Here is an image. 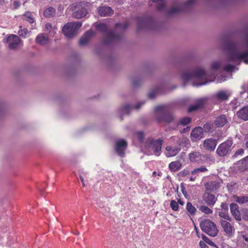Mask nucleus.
<instances>
[{"label": "nucleus", "instance_id": "nucleus-1", "mask_svg": "<svg viewBox=\"0 0 248 248\" xmlns=\"http://www.w3.org/2000/svg\"><path fill=\"white\" fill-rule=\"evenodd\" d=\"M223 48L227 50L228 60L239 64L242 61L248 64V37L246 40V44L235 43L230 40L226 41Z\"/></svg>", "mask_w": 248, "mask_h": 248}, {"label": "nucleus", "instance_id": "nucleus-2", "mask_svg": "<svg viewBox=\"0 0 248 248\" xmlns=\"http://www.w3.org/2000/svg\"><path fill=\"white\" fill-rule=\"evenodd\" d=\"M216 75L214 72L209 74L205 71L202 67H197L190 69L184 72L182 75V78L185 81H189L193 80H203V82L197 84H193V86H202L205 85L207 83L214 81Z\"/></svg>", "mask_w": 248, "mask_h": 248}, {"label": "nucleus", "instance_id": "nucleus-3", "mask_svg": "<svg viewBox=\"0 0 248 248\" xmlns=\"http://www.w3.org/2000/svg\"><path fill=\"white\" fill-rule=\"evenodd\" d=\"M162 142V140L160 139L154 140L151 138L147 139L144 145L147 154L148 155L154 154L159 156L161 150Z\"/></svg>", "mask_w": 248, "mask_h": 248}, {"label": "nucleus", "instance_id": "nucleus-4", "mask_svg": "<svg viewBox=\"0 0 248 248\" xmlns=\"http://www.w3.org/2000/svg\"><path fill=\"white\" fill-rule=\"evenodd\" d=\"M97 29L104 32L103 43L109 44L113 42L120 40L122 38L121 34H115L112 31H107V26L105 24H99L97 26Z\"/></svg>", "mask_w": 248, "mask_h": 248}, {"label": "nucleus", "instance_id": "nucleus-5", "mask_svg": "<svg viewBox=\"0 0 248 248\" xmlns=\"http://www.w3.org/2000/svg\"><path fill=\"white\" fill-rule=\"evenodd\" d=\"M200 227L203 232L212 237L216 236L218 233L216 224L210 219L202 220L200 223Z\"/></svg>", "mask_w": 248, "mask_h": 248}, {"label": "nucleus", "instance_id": "nucleus-6", "mask_svg": "<svg viewBox=\"0 0 248 248\" xmlns=\"http://www.w3.org/2000/svg\"><path fill=\"white\" fill-rule=\"evenodd\" d=\"M81 26V22L79 21L67 23L62 28V32L66 37L72 38L77 34Z\"/></svg>", "mask_w": 248, "mask_h": 248}, {"label": "nucleus", "instance_id": "nucleus-7", "mask_svg": "<svg viewBox=\"0 0 248 248\" xmlns=\"http://www.w3.org/2000/svg\"><path fill=\"white\" fill-rule=\"evenodd\" d=\"M155 111L157 116L162 115L161 117L158 118L159 121L170 123L173 119V115L169 112L167 108L164 105L156 107L155 108Z\"/></svg>", "mask_w": 248, "mask_h": 248}, {"label": "nucleus", "instance_id": "nucleus-8", "mask_svg": "<svg viewBox=\"0 0 248 248\" xmlns=\"http://www.w3.org/2000/svg\"><path fill=\"white\" fill-rule=\"evenodd\" d=\"M70 11H73L72 16L77 19H80L85 17L87 14V11L79 3L73 4L69 7Z\"/></svg>", "mask_w": 248, "mask_h": 248}, {"label": "nucleus", "instance_id": "nucleus-9", "mask_svg": "<svg viewBox=\"0 0 248 248\" xmlns=\"http://www.w3.org/2000/svg\"><path fill=\"white\" fill-rule=\"evenodd\" d=\"M232 143V140L229 139L219 144L216 151L217 155L220 157L226 155L231 151Z\"/></svg>", "mask_w": 248, "mask_h": 248}, {"label": "nucleus", "instance_id": "nucleus-10", "mask_svg": "<svg viewBox=\"0 0 248 248\" xmlns=\"http://www.w3.org/2000/svg\"><path fill=\"white\" fill-rule=\"evenodd\" d=\"M127 144L124 139L117 140L115 144V150L116 153L121 156L125 155V151L127 148Z\"/></svg>", "mask_w": 248, "mask_h": 248}, {"label": "nucleus", "instance_id": "nucleus-11", "mask_svg": "<svg viewBox=\"0 0 248 248\" xmlns=\"http://www.w3.org/2000/svg\"><path fill=\"white\" fill-rule=\"evenodd\" d=\"M219 223L224 232L227 235L229 236L233 235L235 229L234 227L230 222L225 220L220 219Z\"/></svg>", "mask_w": 248, "mask_h": 248}, {"label": "nucleus", "instance_id": "nucleus-12", "mask_svg": "<svg viewBox=\"0 0 248 248\" xmlns=\"http://www.w3.org/2000/svg\"><path fill=\"white\" fill-rule=\"evenodd\" d=\"M145 103L144 101H141L137 103L135 106H133L126 104L124 105L120 109L119 111L121 114H128L132 109H139L141 106Z\"/></svg>", "mask_w": 248, "mask_h": 248}, {"label": "nucleus", "instance_id": "nucleus-13", "mask_svg": "<svg viewBox=\"0 0 248 248\" xmlns=\"http://www.w3.org/2000/svg\"><path fill=\"white\" fill-rule=\"evenodd\" d=\"M7 42L10 49H15L18 47L21 40L18 36L13 34L7 38Z\"/></svg>", "mask_w": 248, "mask_h": 248}, {"label": "nucleus", "instance_id": "nucleus-14", "mask_svg": "<svg viewBox=\"0 0 248 248\" xmlns=\"http://www.w3.org/2000/svg\"><path fill=\"white\" fill-rule=\"evenodd\" d=\"M231 94V93L229 91L221 90L214 94L212 97L215 100L224 101L227 100Z\"/></svg>", "mask_w": 248, "mask_h": 248}, {"label": "nucleus", "instance_id": "nucleus-15", "mask_svg": "<svg viewBox=\"0 0 248 248\" xmlns=\"http://www.w3.org/2000/svg\"><path fill=\"white\" fill-rule=\"evenodd\" d=\"M203 128L201 127H197L194 128L190 134L191 140L193 141H196L203 136Z\"/></svg>", "mask_w": 248, "mask_h": 248}, {"label": "nucleus", "instance_id": "nucleus-16", "mask_svg": "<svg viewBox=\"0 0 248 248\" xmlns=\"http://www.w3.org/2000/svg\"><path fill=\"white\" fill-rule=\"evenodd\" d=\"M204 148L208 151H214L217 144V140L213 138H208L203 141Z\"/></svg>", "mask_w": 248, "mask_h": 248}, {"label": "nucleus", "instance_id": "nucleus-17", "mask_svg": "<svg viewBox=\"0 0 248 248\" xmlns=\"http://www.w3.org/2000/svg\"><path fill=\"white\" fill-rule=\"evenodd\" d=\"M202 198L204 202L211 207L213 206L217 201V198L214 195L208 192H205Z\"/></svg>", "mask_w": 248, "mask_h": 248}, {"label": "nucleus", "instance_id": "nucleus-18", "mask_svg": "<svg viewBox=\"0 0 248 248\" xmlns=\"http://www.w3.org/2000/svg\"><path fill=\"white\" fill-rule=\"evenodd\" d=\"M236 167L241 172H243L248 170V155L238 161L236 164Z\"/></svg>", "mask_w": 248, "mask_h": 248}, {"label": "nucleus", "instance_id": "nucleus-19", "mask_svg": "<svg viewBox=\"0 0 248 248\" xmlns=\"http://www.w3.org/2000/svg\"><path fill=\"white\" fill-rule=\"evenodd\" d=\"M98 12L101 16H110L113 14L112 8L106 6L99 7Z\"/></svg>", "mask_w": 248, "mask_h": 248}, {"label": "nucleus", "instance_id": "nucleus-20", "mask_svg": "<svg viewBox=\"0 0 248 248\" xmlns=\"http://www.w3.org/2000/svg\"><path fill=\"white\" fill-rule=\"evenodd\" d=\"M230 210L231 214L237 221H241V217L238 206L236 203H232L230 204Z\"/></svg>", "mask_w": 248, "mask_h": 248}, {"label": "nucleus", "instance_id": "nucleus-21", "mask_svg": "<svg viewBox=\"0 0 248 248\" xmlns=\"http://www.w3.org/2000/svg\"><path fill=\"white\" fill-rule=\"evenodd\" d=\"M93 35L94 33L92 31L89 30L87 31L84 35L80 39L79 41V45L82 46L87 45Z\"/></svg>", "mask_w": 248, "mask_h": 248}, {"label": "nucleus", "instance_id": "nucleus-22", "mask_svg": "<svg viewBox=\"0 0 248 248\" xmlns=\"http://www.w3.org/2000/svg\"><path fill=\"white\" fill-rule=\"evenodd\" d=\"M165 150L166 156L168 157H170L177 155L180 151L181 149L179 147H172L170 146H168L166 147Z\"/></svg>", "mask_w": 248, "mask_h": 248}, {"label": "nucleus", "instance_id": "nucleus-23", "mask_svg": "<svg viewBox=\"0 0 248 248\" xmlns=\"http://www.w3.org/2000/svg\"><path fill=\"white\" fill-rule=\"evenodd\" d=\"M204 186L207 191L215 192L220 187V184L217 181H211L206 183Z\"/></svg>", "mask_w": 248, "mask_h": 248}, {"label": "nucleus", "instance_id": "nucleus-24", "mask_svg": "<svg viewBox=\"0 0 248 248\" xmlns=\"http://www.w3.org/2000/svg\"><path fill=\"white\" fill-rule=\"evenodd\" d=\"M189 160L192 162H201L202 161V155L198 151H193L189 154Z\"/></svg>", "mask_w": 248, "mask_h": 248}, {"label": "nucleus", "instance_id": "nucleus-25", "mask_svg": "<svg viewBox=\"0 0 248 248\" xmlns=\"http://www.w3.org/2000/svg\"><path fill=\"white\" fill-rule=\"evenodd\" d=\"M35 41L40 45L44 46L48 43L49 38L44 34H39L37 36Z\"/></svg>", "mask_w": 248, "mask_h": 248}, {"label": "nucleus", "instance_id": "nucleus-26", "mask_svg": "<svg viewBox=\"0 0 248 248\" xmlns=\"http://www.w3.org/2000/svg\"><path fill=\"white\" fill-rule=\"evenodd\" d=\"M237 116L244 120H248V106H245L242 108L240 110L237 112Z\"/></svg>", "mask_w": 248, "mask_h": 248}, {"label": "nucleus", "instance_id": "nucleus-27", "mask_svg": "<svg viewBox=\"0 0 248 248\" xmlns=\"http://www.w3.org/2000/svg\"><path fill=\"white\" fill-rule=\"evenodd\" d=\"M227 122V117L225 115L217 117L215 121V124L218 127L223 126Z\"/></svg>", "mask_w": 248, "mask_h": 248}, {"label": "nucleus", "instance_id": "nucleus-28", "mask_svg": "<svg viewBox=\"0 0 248 248\" xmlns=\"http://www.w3.org/2000/svg\"><path fill=\"white\" fill-rule=\"evenodd\" d=\"M182 167V163L180 161H175L171 162L169 165V168L171 171H175L179 170Z\"/></svg>", "mask_w": 248, "mask_h": 248}, {"label": "nucleus", "instance_id": "nucleus-29", "mask_svg": "<svg viewBox=\"0 0 248 248\" xmlns=\"http://www.w3.org/2000/svg\"><path fill=\"white\" fill-rule=\"evenodd\" d=\"M56 10L53 7L47 8L44 12V15L46 18H52L54 16Z\"/></svg>", "mask_w": 248, "mask_h": 248}, {"label": "nucleus", "instance_id": "nucleus-30", "mask_svg": "<svg viewBox=\"0 0 248 248\" xmlns=\"http://www.w3.org/2000/svg\"><path fill=\"white\" fill-rule=\"evenodd\" d=\"M22 19L24 20H26L30 23H33L34 21V18L31 12H27L22 16Z\"/></svg>", "mask_w": 248, "mask_h": 248}, {"label": "nucleus", "instance_id": "nucleus-31", "mask_svg": "<svg viewBox=\"0 0 248 248\" xmlns=\"http://www.w3.org/2000/svg\"><path fill=\"white\" fill-rule=\"evenodd\" d=\"M127 27L126 24L117 23L115 26V30L116 32L121 33L126 29Z\"/></svg>", "mask_w": 248, "mask_h": 248}, {"label": "nucleus", "instance_id": "nucleus-32", "mask_svg": "<svg viewBox=\"0 0 248 248\" xmlns=\"http://www.w3.org/2000/svg\"><path fill=\"white\" fill-rule=\"evenodd\" d=\"M153 2L157 4L156 8L158 10H162L165 6L164 0H151Z\"/></svg>", "mask_w": 248, "mask_h": 248}, {"label": "nucleus", "instance_id": "nucleus-33", "mask_svg": "<svg viewBox=\"0 0 248 248\" xmlns=\"http://www.w3.org/2000/svg\"><path fill=\"white\" fill-rule=\"evenodd\" d=\"M235 201L240 204L248 202V196H234Z\"/></svg>", "mask_w": 248, "mask_h": 248}, {"label": "nucleus", "instance_id": "nucleus-34", "mask_svg": "<svg viewBox=\"0 0 248 248\" xmlns=\"http://www.w3.org/2000/svg\"><path fill=\"white\" fill-rule=\"evenodd\" d=\"M207 171V169L204 166H201L200 168L195 169L191 171L192 175H199L200 173L204 172Z\"/></svg>", "mask_w": 248, "mask_h": 248}, {"label": "nucleus", "instance_id": "nucleus-35", "mask_svg": "<svg viewBox=\"0 0 248 248\" xmlns=\"http://www.w3.org/2000/svg\"><path fill=\"white\" fill-rule=\"evenodd\" d=\"M186 208L188 212L190 215H194L196 211V208L190 202H188L186 203Z\"/></svg>", "mask_w": 248, "mask_h": 248}, {"label": "nucleus", "instance_id": "nucleus-36", "mask_svg": "<svg viewBox=\"0 0 248 248\" xmlns=\"http://www.w3.org/2000/svg\"><path fill=\"white\" fill-rule=\"evenodd\" d=\"M199 210L202 213L206 214H212L213 213L212 210H211L208 206H206L205 205L201 206L199 208Z\"/></svg>", "mask_w": 248, "mask_h": 248}, {"label": "nucleus", "instance_id": "nucleus-37", "mask_svg": "<svg viewBox=\"0 0 248 248\" xmlns=\"http://www.w3.org/2000/svg\"><path fill=\"white\" fill-rule=\"evenodd\" d=\"M182 10H183L181 8L178 6H174L170 9L168 12V15L169 16H171L174 14L178 13Z\"/></svg>", "mask_w": 248, "mask_h": 248}, {"label": "nucleus", "instance_id": "nucleus-38", "mask_svg": "<svg viewBox=\"0 0 248 248\" xmlns=\"http://www.w3.org/2000/svg\"><path fill=\"white\" fill-rule=\"evenodd\" d=\"M207 98H202L198 99L196 102V105L199 108H202L207 101Z\"/></svg>", "mask_w": 248, "mask_h": 248}, {"label": "nucleus", "instance_id": "nucleus-39", "mask_svg": "<svg viewBox=\"0 0 248 248\" xmlns=\"http://www.w3.org/2000/svg\"><path fill=\"white\" fill-rule=\"evenodd\" d=\"M190 122L191 119L188 117H186L181 119L178 124L185 126L189 124Z\"/></svg>", "mask_w": 248, "mask_h": 248}, {"label": "nucleus", "instance_id": "nucleus-40", "mask_svg": "<svg viewBox=\"0 0 248 248\" xmlns=\"http://www.w3.org/2000/svg\"><path fill=\"white\" fill-rule=\"evenodd\" d=\"M20 29L18 31V34L20 36L25 37L29 33L28 30L26 28H22L21 26L20 27Z\"/></svg>", "mask_w": 248, "mask_h": 248}, {"label": "nucleus", "instance_id": "nucleus-41", "mask_svg": "<svg viewBox=\"0 0 248 248\" xmlns=\"http://www.w3.org/2000/svg\"><path fill=\"white\" fill-rule=\"evenodd\" d=\"M135 137L138 139V140L142 142L145 138V135L142 131H138L135 134Z\"/></svg>", "mask_w": 248, "mask_h": 248}, {"label": "nucleus", "instance_id": "nucleus-42", "mask_svg": "<svg viewBox=\"0 0 248 248\" xmlns=\"http://www.w3.org/2000/svg\"><path fill=\"white\" fill-rule=\"evenodd\" d=\"M218 215L220 217L225 219L226 220L229 221H231L232 220V218L230 217L229 214L226 212H219Z\"/></svg>", "mask_w": 248, "mask_h": 248}, {"label": "nucleus", "instance_id": "nucleus-43", "mask_svg": "<svg viewBox=\"0 0 248 248\" xmlns=\"http://www.w3.org/2000/svg\"><path fill=\"white\" fill-rule=\"evenodd\" d=\"M170 206L172 210L177 211L179 209L178 203L174 200H172L170 203Z\"/></svg>", "mask_w": 248, "mask_h": 248}, {"label": "nucleus", "instance_id": "nucleus-44", "mask_svg": "<svg viewBox=\"0 0 248 248\" xmlns=\"http://www.w3.org/2000/svg\"><path fill=\"white\" fill-rule=\"evenodd\" d=\"M235 66L231 64H227L223 67V69L226 72H232L235 69Z\"/></svg>", "mask_w": 248, "mask_h": 248}, {"label": "nucleus", "instance_id": "nucleus-45", "mask_svg": "<svg viewBox=\"0 0 248 248\" xmlns=\"http://www.w3.org/2000/svg\"><path fill=\"white\" fill-rule=\"evenodd\" d=\"M220 63L218 62H214L211 64V68L213 70H217L220 67Z\"/></svg>", "mask_w": 248, "mask_h": 248}, {"label": "nucleus", "instance_id": "nucleus-46", "mask_svg": "<svg viewBox=\"0 0 248 248\" xmlns=\"http://www.w3.org/2000/svg\"><path fill=\"white\" fill-rule=\"evenodd\" d=\"M244 153V149H239L235 152V153L233 155L232 157L235 158L239 155H243Z\"/></svg>", "mask_w": 248, "mask_h": 248}, {"label": "nucleus", "instance_id": "nucleus-47", "mask_svg": "<svg viewBox=\"0 0 248 248\" xmlns=\"http://www.w3.org/2000/svg\"><path fill=\"white\" fill-rule=\"evenodd\" d=\"M198 108H199L195 104L194 105H192V106H190L189 107L188 109V111L189 112H192V111H195V110H197Z\"/></svg>", "mask_w": 248, "mask_h": 248}, {"label": "nucleus", "instance_id": "nucleus-48", "mask_svg": "<svg viewBox=\"0 0 248 248\" xmlns=\"http://www.w3.org/2000/svg\"><path fill=\"white\" fill-rule=\"evenodd\" d=\"M195 0H188L185 3V7H189L191 5H192L194 2H195Z\"/></svg>", "mask_w": 248, "mask_h": 248}, {"label": "nucleus", "instance_id": "nucleus-49", "mask_svg": "<svg viewBox=\"0 0 248 248\" xmlns=\"http://www.w3.org/2000/svg\"><path fill=\"white\" fill-rule=\"evenodd\" d=\"M180 174L181 176L184 177L189 174V171L187 169H185L181 171Z\"/></svg>", "mask_w": 248, "mask_h": 248}, {"label": "nucleus", "instance_id": "nucleus-50", "mask_svg": "<svg viewBox=\"0 0 248 248\" xmlns=\"http://www.w3.org/2000/svg\"><path fill=\"white\" fill-rule=\"evenodd\" d=\"M203 128L205 132H208L211 129V125L209 123H206L204 125Z\"/></svg>", "mask_w": 248, "mask_h": 248}, {"label": "nucleus", "instance_id": "nucleus-51", "mask_svg": "<svg viewBox=\"0 0 248 248\" xmlns=\"http://www.w3.org/2000/svg\"><path fill=\"white\" fill-rule=\"evenodd\" d=\"M221 207L222 209L227 211L228 210V205L227 203L223 202L221 204Z\"/></svg>", "mask_w": 248, "mask_h": 248}, {"label": "nucleus", "instance_id": "nucleus-52", "mask_svg": "<svg viewBox=\"0 0 248 248\" xmlns=\"http://www.w3.org/2000/svg\"><path fill=\"white\" fill-rule=\"evenodd\" d=\"M20 5V3L17 1H15L13 3V7L14 9H17Z\"/></svg>", "mask_w": 248, "mask_h": 248}, {"label": "nucleus", "instance_id": "nucleus-53", "mask_svg": "<svg viewBox=\"0 0 248 248\" xmlns=\"http://www.w3.org/2000/svg\"><path fill=\"white\" fill-rule=\"evenodd\" d=\"M243 217L244 220L248 221V210L245 211Z\"/></svg>", "mask_w": 248, "mask_h": 248}, {"label": "nucleus", "instance_id": "nucleus-54", "mask_svg": "<svg viewBox=\"0 0 248 248\" xmlns=\"http://www.w3.org/2000/svg\"><path fill=\"white\" fill-rule=\"evenodd\" d=\"M178 139H179V140H178V144L179 145H182V142L183 141H184L185 142H186V141H187V140L186 138H182V139L179 138Z\"/></svg>", "mask_w": 248, "mask_h": 248}, {"label": "nucleus", "instance_id": "nucleus-55", "mask_svg": "<svg viewBox=\"0 0 248 248\" xmlns=\"http://www.w3.org/2000/svg\"><path fill=\"white\" fill-rule=\"evenodd\" d=\"M156 93L155 92H151L148 94V97L150 99H153L155 96Z\"/></svg>", "mask_w": 248, "mask_h": 248}, {"label": "nucleus", "instance_id": "nucleus-56", "mask_svg": "<svg viewBox=\"0 0 248 248\" xmlns=\"http://www.w3.org/2000/svg\"><path fill=\"white\" fill-rule=\"evenodd\" d=\"M51 28H52V26L50 23H48L46 24V26H45L46 30L47 31H48L50 32L49 30L51 29Z\"/></svg>", "mask_w": 248, "mask_h": 248}, {"label": "nucleus", "instance_id": "nucleus-57", "mask_svg": "<svg viewBox=\"0 0 248 248\" xmlns=\"http://www.w3.org/2000/svg\"><path fill=\"white\" fill-rule=\"evenodd\" d=\"M200 244L202 248H208V246L203 242L201 241Z\"/></svg>", "mask_w": 248, "mask_h": 248}, {"label": "nucleus", "instance_id": "nucleus-58", "mask_svg": "<svg viewBox=\"0 0 248 248\" xmlns=\"http://www.w3.org/2000/svg\"><path fill=\"white\" fill-rule=\"evenodd\" d=\"M79 178H80V179L82 182V186H85V183H84V179H83V178L82 176L81 175H79Z\"/></svg>", "mask_w": 248, "mask_h": 248}, {"label": "nucleus", "instance_id": "nucleus-59", "mask_svg": "<svg viewBox=\"0 0 248 248\" xmlns=\"http://www.w3.org/2000/svg\"><path fill=\"white\" fill-rule=\"evenodd\" d=\"M181 188H182L181 191H182V193L184 195H185V194L186 193V192L185 191V188L184 186H181Z\"/></svg>", "mask_w": 248, "mask_h": 248}, {"label": "nucleus", "instance_id": "nucleus-60", "mask_svg": "<svg viewBox=\"0 0 248 248\" xmlns=\"http://www.w3.org/2000/svg\"><path fill=\"white\" fill-rule=\"evenodd\" d=\"M178 202L180 204V205H184V202H182L181 201V200H178Z\"/></svg>", "mask_w": 248, "mask_h": 248}, {"label": "nucleus", "instance_id": "nucleus-61", "mask_svg": "<svg viewBox=\"0 0 248 248\" xmlns=\"http://www.w3.org/2000/svg\"><path fill=\"white\" fill-rule=\"evenodd\" d=\"M245 145L246 147L248 149V140L246 142Z\"/></svg>", "mask_w": 248, "mask_h": 248}, {"label": "nucleus", "instance_id": "nucleus-62", "mask_svg": "<svg viewBox=\"0 0 248 248\" xmlns=\"http://www.w3.org/2000/svg\"><path fill=\"white\" fill-rule=\"evenodd\" d=\"M139 22L140 23V22H143V20L142 18H139Z\"/></svg>", "mask_w": 248, "mask_h": 248}, {"label": "nucleus", "instance_id": "nucleus-63", "mask_svg": "<svg viewBox=\"0 0 248 248\" xmlns=\"http://www.w3.org/2000/svg\"><path fill=\"white\" fill-rule=\"evenodd\" d=\"M4 2V0H0V5Z\"/></svg>", "mask_w": 248, "mask_h": 248}, {"label": "nucleus", "instance_id": "nucleus-64", "mask_svg": "<svg viewBox=\"0 0 248 248\" xmlns=\"http://www.w3.org/2000/svg\"><path fill=\"white\" fill-rule=\"evenodd\" d=\"M133 86H137V83H136V82L135 81H133Z\"/></svg>", "mask_w": 248, "mask_h": 248}]
</instances>
